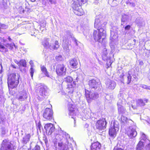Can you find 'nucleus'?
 <instances>
[{"label": "nucleus", "mask_w": 150, "mask_h": 150, "mask_svg": "<svg viewBox=\"0 0 150 150\" xmlns=\"http://www.w3.org/2000/svg\"><path fill=\"white\" fill-rule=\"evenodd\" d=\"M102 22L97 17L95 19L94 27L97 30H94L93 37L96 41L104 44L105 41L106 31L102 27Z\"/></svg>", "instance_id": "nucleus-1"}, {"label": "nucleus", "mask_w": 150, "mask_h": 150, "mask_svg": "<svg viewBox=\"0 0 150 150\" xmlns=\"http://www.w3.org/2000/svg\"><path fill=\"white\" fill-rule=\"evenodd\" d=\"M57 139L62 142L64 140V142H66L65 144L62 142L58 143V146L60 150H72V146L71 143L69 142V140L71 141L69 135L66 132L61 131L60 134L57 135Z\"/></svg>", "instance_id": "nucleus-2"}, {"label": "nucleus", "mask_w": 150, "mask_h": 150, "mask_svg": "<svg viewBox=\"0 0 150 150\" xmlns=\"http://www.w3.org/2000/svg\"><path fill=\"white\" fill-rule=\"evenodd\" d=\"M72 6L74 10V13L79 16H81L83 13V10L81 6L82 4L85 3L87 0H73Z\"/></svg>", "instance_id": "nucleus-3"}, {"label": "nucleus", "mask_w": 150, "mask_h": 150, "mask_svg": "<svg viewBox=\"0 0 150 150\" xmlns=\"http://www.w3.org/2000/svg\"><path fill=\"white\" fill-rule=\"evenodd\" d=\"M35 91L38 94L39 100L43 99L47 95V87L43 84H37L35 86Z\"/></svg>", "instance_id": "nucleus-4"}, {"label": "nucleus", "mask_w": 150, "mask_h": 150, "mask_svg": "<svg viewBox=\"0 0 150 150\" xmlns=\"http://www.w3.org/2000/svg\"><path fill=\"white\" fill-rule=\"evenodd\" d=\"M19 82V75L13 73L8 76L7 83L9 89H12L16 87Z\"/></svg>", "instance_id": "nucleus-5"}, {"label": "nucleus", "mask_w": 150, "mask_h": 150, "mask_svg": "<svg viewBox=\"0 0 150 150\" xmlns=\"http://www.w3.org/2000/svg\"><path fill=\"white\" fill-rule=\"evenodd\" d=\"M118 35L115 27H113L110 30V45L112 48L115 47V46L118 43L117 38Z\"/></svg>", "instance_id": "nucleus-6"}, {"label": "nucleus", "mask_w": 150, "mask_h": 150, "mask_svg": "<svg viewBox=\"0 0 150 150\" xmlns=\"http://www.w3.org/2000/svg\"><path fill=\"white\" fill-rule=\"evenodd\" d=\"M119 130V123L117 121H114L112 122L109 131V134L111 137H115Z\"/></svg>", "instance_id": "nucleus-7"}, {"label": "nucleus", "mask_w": 150, "mask_h": 150, "mask_svg": "<svg viewBox=\"0 0 150 150\" xmlns=\"http://www.w3.org/2000/svg\"><path fill=\"white\" fill-rule=\"evenodd\" d=\"M0 150H15L16 146L11 142L6 139L3 141L1 146Z\"/></svg>", "instance_id": "nucleus-8"}, {"label": "nucleus", "mask_w": 150, "mask_h": 150, "mask_svg": "<svg viewBox=\"0 0 150 150\" xmlns=\"http://www.w3.org/2000/svg\"><path fill=\"white\" fill-rule=\"evenodd\" d=\"M148 101V100L145 99H144V100L142 99H139L136 101L135 100H133L131 101L132 108L134 109H135L136 108L137 106H144L145 103H147Z\"/></svg>", "instance_id": "nucleus-9"}, {"label": "nucleus", "mask_w": 150, "mask_h": 150, "mask_svg": "<svg viewBox=\"0 0 150 150\" xmlns=\"http://www.w3.org/2000/svg\"><path fill=\"white\" fill-rule=\"evenodd\" d=\"M42 116L43 118L47 120H52L53 117L52 110L49 108H46L43 111Z\"/></svg>", "instance_id": "nucleus-10"}, {"label": "nucleus", "mask_w": 150, "mask_h": 150, "mask_svg": "<svg viewBox=\"0 0 150 150\" xmlns=\"http://www.w3.org/2000/svg\"><path fill=\"white\" fill-rule=\"evenodd\" d=\"M56 71L58 75L64 76L66 74V68L64 64H59L57 66Z\"/></svg>", "instance_id": "nucleus-11"}, {"label": "nucleus", "mask_w": 150, "mask_h": 150, "mask_svg": "<svg viewBox=\"0 0 150 150\" xmlns=\"http://www.w3.org/2000/svg\"><path fill=\"white\" fill-rule=\"evenodd\" d=\"M85 96L88 102L89 103L91 102V100H94L97 98L98 97V95L97 93L93 92L90 91L88 90H86Z\"/></svg>", "instance_id": "nucleus-12"}, {"label": "nucleus", "mask_w": 150, "mask_h": 150, "mask_svg": "<svg viewBox=\"0 0 150 150\" xmlns=\"http://www.w3.org/2000/svg\"><path fill=\"white\" fill-rule=\"evenodd\" d=\"M107 122L105 119H103L102 120H98L96 123V128L100 131L104 130L106 128V125Z\"/></svg>", "instance_id": "nucleus-13"}, {"label": "nucleus", "mask_w": 150, "mask_h": 150, "mask_svg": "<svg viewBox=\"0 0 150 150\" xmlns=\"http://www.w3.org/2000/svg\"><path fill=\"white\" fill-rule=\"evenodd\" d=\"M68 109L69 111V115L71 116V118H73L74 120V123L75 124L76 122V117H74V116L76 115V109L74 108V106L71 104H69L68 105Z\"/></svg>", "instance_id": "nucleus-14"}, {"label": "nucleus", "mask_w": 150, "mask_h": 150, "mask_svg": "<svg viewBox=\"0 0 150 150\" xmlns=\"http://www.w3.org/2000/svg\"><path fill=\"white\" fill-rule=\"evenodd\" d=\"M44 128L48 135H50L54 131L55 127L52 124L48 123L45 125Z\"/></svg>", "instance_id": "nucleus-15"}, {"label": "nucleus", "mask_w": 150, "mask_h": 150, "mask_svg": "<svg viewBox=\"0 0 150 150\" xmlns=\"http://www.w3.org/2000/svg\"><path fill=\"white\" fill-rule=\"evenodd\" d=\"M64 81L68 83V88H71L74 87L76 84L75 81H73V78L70 76H68L64 79Z\"/></svg>", "instance_id": "nucleus-16"}, {"label": "nucleus", "mask_w": 150, "mask_h": 150, "mask_svg": "<svg viewBox=\"0 0 150 150\" xmlns=\"http://www.w3.org/2000/svg\"><path fill=\"white\" fill-rule=\"evenodd\" d=\"M127 134L130 138H132L135 137L137 135L135 129L132 126L130 127L127 131Z\"/></svg>", "instance_id": "nucleus-17"}, {"label": "nucleus", "mask_w": 150, "mask_h": 150, "mask_svg": "<svg viewBox=\"0 0 150 150\" xmlns=\"http://www.w3.org/2000/svg\"><path fill=\"white\" fill-rule=\"evenodd\" d=\"M116 86V84L114 81L109 79L108 80L106 83V88L110 90L114 89Z\"/></svg>", "instance_id": "nucleus-18"}, {"label": "nucleus", "mask_w": 150, "mask_h": 150, "mask_svg": "<svg viewBox=\"0 0 150 150\" xmlns=\"http://www.w3.org/2000/svg\"><path fill=\"white\" fill-rule=\"evenodd\" d=\"M98 80L92 79L89 81L88 84L91 88H96L99 83Z\"/></svg>", "instance_id": "nucleus-19"}, {"label": "nucleus", "mask_w": 150, "mask_h": 150, "mask_svg": "<svg viewBox=\"0 0 150 150\" xmlns=\"http://www.w3.org/2000/svg\"><path fill=\"white\" fill-rule=\"evenodd\" d=\"M101 147V144L98 142H94L91 145L90 150H100Z\"/></svg>", "instance_id": "nucleus-20"}, {"label": "nucleus", "mask_w": 150, "mask_h": 150, "mask_svg": "<svg viewBox=\"0 0 150 150\" xmlns=\"http://www.w3.org/2000/svg\"><path fill=\"white\" fill-rule=\"evenodd\" d=\"M134 70H131L129 71L128 76H127V84H128L130 83L132 76H133L134 78H135L136 76L134 75Z\"/></svg>", "instance_id": "nucleus-21"}, {"label": "nucleus", "mask_w": 150, "mask_h": 150, "mask_svg": "<svg viewBox=\"0 0 150 150\" xmlns=\"http://www.w3.org/2000/svg\"><path fill=\"white\" fill-rule=\"evenodd\" d=\"M130 18V17L129 15L126 14H123L121 18V25H123L125 23L127 24L126 23L129 21Z\"/></svg>", "instance_id": "nucleus-22"}, {"label": "nucleus", "mask_w": 150, "mask_h": 150, "mask_svg": "<svg viewBox=\"0 0 150 150\" xmlns=\"http://www.w3.org/2000/svg\"><path fill=\"white\" fill-rule=\"evenodd\" d=\"M27 95L26 93H22L17 95V98L19 101H22L24 100L27 98Z\"/></svg>", "instance_id": "nucleus-23"}, {"label": "nucleus", "mask_w": 150, "mask_h": 150, "mask_svg": "<svg viewBox=\"0 0 150 150\" xmlns=\"http://www.w3.org/2000/svg\"><path fill=\"white\" fill-rule=\"evenodd\" d=\"M68 41L65 37H64L63 38L62 45L64 49L65 50H68Z\"/></svg>", "instance_id": "nucleus-24"}, {"label": "nucleus", "mask_w": 150, "mask_h": 150, "mask_svg": "<svg viewBox=\"0 0 150 150\" xmlns=\"http://www.w3.org/2000/svg\"><path fill=\"white\" fill-rule=\"evenodd\" d=\"M30 137L31 136L30 134H26L23 137V139L22 140V143L24 144H26L29 142Z\"/></svg>", "instance_id": "nucleus-25"}, {"label": "nucleus", "mask_w": 150, "mask_h": 150, "mask_svg": "<svg viewBox=\"0 0 150 150\" xmlns=\"http://www.w3.org/2000/svg\"><path fill=\"white\" fill-rule=\"evenodd\" d=\"M70 65L73 68H76L78 62L76 59L75 58L71 59L69 62Z\"/></svg>", "instance_id": "nucleus-26"}, {"label": "nucleus", "mask_w": 150, "mask_h": 150, "mask_svg": "<svg viewBox=\"0 0 150 150\" xmlns=\"http://www.w3.org/2000/svg\"><path fill=\"white\" fill-rule=\"evenodd\" d=\"M85 116H83V117H84V118L85 119H90L93 117L92 115H93V114L92 113L90 110H89L88 111H86V112H85ZM83 119V120H84Z\"/></svg>", "instance_id": "nucleus-27"}, {"label": "nucleus", "mask_w": 150, "mask_h": 150, "mask_svg": "<svg viewBox=\"0 0 150 150\" xmlns=\"http://www.w3.org/2000/svg\"><path fill=\"white\" fill-rule=\"evenodd\" d=\"M146 142H144L142 141H140L136 146V150H142L144 146V145Z\"/></svg>", "instance_id": "nucleus-28"}, {"label": "nucleus", "mask_w": 150, "mask_h": 150, "mask_svg": "<svg viewBox=\"0 0 150 150\" xmlns=\"http://www.w3.org/2000/svg\"><path fill=\"white\" fill-rule=\"evenodd\" d=\"M118 113L119 114H125L127 113L126 109L123 106L118 107Z\"/></svg>", "instance_id": "nucleus-29"}, {"label": "nucleus", "mask_w": 150, "mask_h": 150, "mask_svg": "<svg viewBox=\"0 0 150 150\" xmlns=\"http://www.w3.org/2000/svg\"><path fill=\"white\" fill-rule=\"evenodd\" d=\"M59 47V45L58 42L56 40L54 44L50 45L49 48L51 50H57Z\"/></svg>", "instance_id": "nucleus-30"}, {"label": "nucleus", "mask_w": 150, "mask_h": 150, "mask_svg": "<svg viewBox=\"0 0 150 150\" xmlns=\"http://www.w3.org/2000/svg\"><path fill=\"white\" fill-rule=\"evenodd\" d=\"M49 41V38H45L42 42V44L46 48H48L50 47V45L48 42Z\"/></svg>", "instance_id": "nucleus-31"}, {"label": "nucleus", "mask_w": 150, "mask_h": 150, "mask_svg": "<svg viewBox=\"0 0 150 150\" xmlns=\"http://www.w3.org/2000/svg\"><path fill=\"white\" fill-rule=\"evenodd\" d=\"M40 69L41 71L45 75V76L50 77V75L45 67L44 66L41 65L40 66Z\"/></svg>", "instance_id": "nucleus-32"}, {"label": "nucleus", "mask_w": 150, "mask_h": 150, "mask_svg": "<svg viewBox=\"0 0 150 150\" xmlns=\"http://www.w3.org/2000/svg\"><path fill=\"white\" fill-rule=\"evenodd\" d=\"M119 120L124 124L127 123L129 120L131 121V120H128L126 117L122 115H121V118H119Z\"/></svg>", "instance_id": "nucleus-33"}, {"label": "nucleus", "mask_w": 150, "mask_h": 150, "mask_svg": "<svg viewBox=\"0 0 150 150\" xmlns=\"http://www.w3.org/2000/svg\"><path fill=\"white\" fill-rule=\"evenodd\" d=\"M141 18H137L136 20V23L137 25L140 27L143 24V22L141 20Z\"/></svg>", "instance_id": "nucleus-34"}, {"label": "nucleus", "mask_w": 150, "mask_h": 150, "mask_svg": "<svg viewBox=\"0 0 150 150\" xmlns=\"http://www.w3.org/2000/svg\"><path fill=\"white\" fill-rule=\"evenodd\" d=\"M26 62L25 60L21 59L20 60V63H19V66H22L24 67H26L27 66Z\"/></svg>", "instance_id": "nucleus-35"}, {"label": "nucleus", "mask_w": 150, "mask_h": 150, "mask_svg": "<svg viewBox=\"0 0 150 150\" xmlns=\"http://www.w3.org/2000/svg\"><path fill=\"white\" fill-rule=\"evenodd\" d=\"M140 134L141 135V136L140 138V139H141V140L142 141L144 142H146V140L148 139H147L145 134L142 132H140Z\"/></svg>", "instance_id": "nucleus-36"}, {"label": "nucleus", "mask_w": 150, "mask_h": 150, "mask_svg": "<svg viewBox=\"0 0 150 150\" xmlns=\"http://www.w3.org/2000/svg\"><path fill=\"white\" fill-rule=\"evenodd\" d=\"M6 46L10 49L12 50L13 48V46H15L14 43H11L10 44H7L5 45Z\"/></svg>", "instance_id": "nucleus-37"}, {"label": "nucleus", "mask_w": 150, "mask_h": 150, "mask_svg": "<svg viewBox=\"0 0 150 150\" xmlns=\"http://www.w3.org/2000/svg\"><path fill=\"white\" fill-rule=\"evenodd\" d=\"M124 100L122 98H120L118 101V102L117 103V105L118 107H119V106H122V105L123 104V103L124 102Z\"/></svg>", "instance_id": "nucleus-38"}, {"label": "nucleus", "mask_w": 150, "mask_h": 150, "mask_svg": "<svg viewBox=\"0 0 150 150\" xmlns=\"http://www.w3.org/2000/svg\"><path fill=\"white\" fill-rule=\"evenodd\" d=\"M34 71L35 69L33 67H31L30 70V72L32 79H33V75Z\"/></svg>", "instance_id": "nucleus-39"}, {"label": "nucleus", "mask_w": 150, "mask_h": 150, "mask_svg": "<svg viewBox=\"0 0 150 150\" xmlns=\"http://www.w3.org/2000/svg\"><path fill=\"white\" fill-rule=\"evenodd\" d=\"M140 87L145 89L150 90V86H148L144 84H141Z\"/></svg>", "instance_id": "nucleus-40"}, {"label": "nucleus", "mask_w": 150, "mask_h": 150, "mask_svg": "<svg viewBox=\"0 0 150 150\" xmlns=\"http://www.w3.org/2000/svg\"><path fill=\"white\" fill-rule=\"evenodd\" d=\"M56 59L57 61H60L63 59V58L60 55H59L56 57Z\"/></svg>", "instance_id": "nucleus-41"}, {"label": "nucleus", "mask_w": 150, "mask_h": 150, "mask_svg": "<svg viewBox=\"0 0 150 150\" xmlns=\"http://www.w3.org/2000/svg\"><path fill=\"white\" fill-rule=\"evenodd\" d=\"M146 143L148 144L146 146V149L150 150V141L148 139H147L146 140Z\"/></svg>", "instance_id": "nucleus-42"}, {"label": "nucleus", "mask_w": 150, "mask_h": 150, "mask_svg": "<svg viewBox=\"0 0 150 150\" xmlns=\"http://www.w3.org/2000/svg\"><path fill=\"white\" fill-rule=\"evenodd\" d=\"M6 49L5 47L3 45L0 44V51L1 52H3Z\"/></svg>", "instance_id": "nucleus-43"}, {"label": "nucleus", "mask_w": 150, "mask_h": 150, "mask_svg": "<svg viewBox=\"0 0 150 150\" xmlns=\"http://www.w3.org/2000/svg\"><path fill=\"white\" fill-rule=\"evenodd\" d=\"M36 124L37 126V129H39L40 130L41 125L40 121H39L38 123H36Z\"/></svg>", "instance_id": "nucleus-44"}, {"label": "nucleus", "mask_w": 150, "mask_h": 150, "mask_svg": "<svg viewBox=\"0 0 150 150\" xmlns=\"http://www.w3.org/2000/svg\"><path fill=\"white\" fill-rule=\"evenodd\" d=\"M19 11L20 13L21 14L24 13V8H23L22 7H19Z\"/></svg>", "instance_id": "nucleus-45"}, {"label": "nucleus", "mask_w": 150, "mask_h": 150, "mask_svg": "<svg viewBox=\"0 0 150 150\" xmlns=\"http://www.w3.org/2000/svg\"><path fill=\"white\" fill-rule=\"evenodd\" d=\"M118 145L117 146H115L113 150H124L122 147H118Z\"/></svg>", "instance_id": "nucleus-46"}, {"label": "nucleus", "mask_w": 150, "mask_h": 150, "mask_svg": "<svg viewBox=\"0 0 150 150\" xmlns=\"http://www.w3.org/2000/svg\"><path fill=\"white\" fill-rule=\"evenodd\" d=\"M71 38H72L73 40H74V42H75V43L76 45H78L77 43V41L76 40V39L73 37V35H71Z\"/></svg>", "instance_id": "nucleus-47"}, {"label": "nucleus", "mask_w": 150, "mask_h": 150, "mask_svg": "<svg viewBox=\"0 0 150 150\" xmlns=\"http://www.w3.org/2000/svg\"><path fill=\"white\" fill-rule=\"evenodd\" d=\"M32 150H40V147L39 146H36Z\"/></svg>", "instance_id": "nucleus-48"}, {"label": "nucleus", "mask_w": 150, "mask_h": 150, "mask_svg": "<svg viewBox=\"0 0 150 150\" xmlns=\"http://www.w3.org/2000/svg\"><path fill=\"white\" fill-rule=\"evenodd\" d=\"M131 28V26L129 25H127L125 27V29L126 30H129Z\"/></svg>", "instance_id": "nucleus-49"}, {"label": "nucleus", "mask_w": 150, "mask_h": 150, "mask_svg": "<svg viewBox=\"0 0 150 150\" xmlns=\"http://www.w3.org/2000/svg\"><path fill=\"white\" fill-rule=\"evenodd\" d=\"M5 129L4 128H1V133L3 135H4L6 133Z\"/></svg>", "instance_id": "nucleus-50"}, {"label": "nucleus", "mask_w": 150, "mask_h": 150, "mask_svg": "<svg viewBox=\"0 0 150 150\" xmlns=\"http://www.w3.org/2000/svg\"><path fill=\"white\" fill-rule=\"evenodd\" d=\"M29 64L31 65V67H34V64L33 61L30 60L29 62Z\"/></svg>", "instance_id": "nucleus-51"}, {"label": "nucleus", "mask_w": 150, "mask_h": 150, "mask_svg": "<svg viewBox=\"0 0 150 150\" xmlns=\"http://www.w3.org/2000/svg\"><path fill=\"white\" fill-rule=\"evenodd\" d=\"M3 67L1 64L0 63V74H1L3 71Z\"/></svg>", "instance_id": "nucleus-52"}, {"label": "nucleus", "mask_w": 150, "mask_h": 150, "mask_svg": "<svg viewBox=\"0 0 150 150\" xmlns=\"http://www.w3.org/2000/svg\"><path fill=\"white\" fill-rule=\"evenodd\" d=\"M50 3L51 4H55L56 2L55 0H49Z\"/></svg>", "instance_id": "nucleus-53"}, {"label": "nucleus", "mask_w": 150, "mask_h": 150, "mask_svg": "<svg viewBox=\"0 0 150 150\" xmlns=\"http://www.w3.org/2000/svg\"><path fill=\"white\" fill-rule=\"evenodd\" d=\"M42 2V4L45 5L48 2V0H41Z\"/></svg>", "instance_id": "nucleus-54"}, {"label": "nucleus", "mask_w": 150, "mask_h": 150, "mask_svg": "<svg viewBox=\"0 0 150 150\" xmlns=\"http://www.w3.org/2000/svg\"><path fill=\"white\" fill-rule=\"evenodd\" d=\"M14 62L16 63L19 66V63H20V61L19 62H18L16 59H15L14 60Z\"/></svg>", "instance_id": "nucleus-55"}, {"label": "nucleus", "mask_w": 150, "mask_h": 150, "mask_svg": "<svg viewBox=\"0 0 150 150\" xmlns=\"http://www.w3.org/2000/svg\"><path fill=\"white\" fill-rule=\"evenodd\" d=\"M46 24L45 22H44V23H43L41 25V26L43 28H44L46 26Z\"/></svg>", "instance_id": "nucleus-56"}, {"label": "nucleus", "mask_w": 150, "mask_h": 150, "mask_svg": "<svg viewBox=\"0 0 150 150\" xmlns=\"http://www.w3.org/2000/svg\"><path fill=\"white\" fill-rule=\"evenodd\" d=\"M139 64L141 65H143V63L142 61H141L139 62Z\"/></svg>", "instance_id": "nucleus-57"}, {"label": "nucleus", "mask_w": 150, "mask_h": 150, "mask_svg": "<svg viewBox=\"0 0 150 150\" xmlns=\"http://www.w3.org/2000/svg\"><path fill=\"white\" fill-rule=\"evenodd\" d=\"M8 39L10 42L12 41V39H11V38H10V37H8Z\"/></svg>", "instance_id": "nucleus-58"}, {"label": "nucleus", "mask_w": 150, "mask_h": 150, "mask_svg": "<svg viewBox=\"0 0 150 150\" xmlns=\"http://www.w3.org/2000/svg\"><path fill=\"white\" fill-rule=\"evenodd\" d=\"M107 54V53H105V59H107V57L106 56V54Z\"/></svg>", "instance_id": "nucleus-59"}, {"label": "nucleus", "mask_w": 150, "mask_h": 150, "mask_svg": "<svg viewBox=\"0 0 150 150\" xmlns=\"http://www.w3.org/2000/svg\"><path fill=\"white\" fill-rule=\"evenodd\" d=\"M12 66L13 68H14V69L16 68V67L14 65H12Z\"/></svg>", "instance_id": "nucleus-60"}, {"label": "nucleus", "mask_w": 150, "mask_h": 150, "mask_svg": "<svg viewBox=\"0 0 150 150\" xmlns=\"http://www.w3.org/2000/svg\"><path fill=\"white\" fill-rule=\"evenodd\" d=\"M71 98H69L68 99V101H69L70 102L71 101Z\"/></svg>", "instance_id": "nucleus-61"}, {"label": "nucleus", "mask_w": 150, "mask_h": 150, "mask_svg": "<svg viewBox=\"0 0 150 150\" xmlns=\"http://www.w3.org/2000/svg\"><path fill=\"white\" fill-rule=\"evenodd\" d=\"M88 125L87 124H85V126L86 127H88Z\"/></svg>", "instance_id": "nucleus-62"}, {"label": "nucleus", "mask_w": 150, "mask_h": 150, "mask_svg": "<svg viewBox=\"0 0 150 150\" xmlns=\"http://www.w3.org/2000/svg\"><path fill=\"white\" fill-rule=\"evenodd\" d=\"M107 51V50L105 48L104 49L103 51Z\"/></svg>", "instance_id": "nucleus-63"}, {"label": "nucleus", "mask_w": 150, "mask_h": 150, "mask_svg": "<svg viewBox=\"0 0 150 150\" xmlns=\"http://www.w3.org/2000/svg\"><path fill=\"white\" fill-rule=\"evenodd\" d=\"M148 122L150 124V120L148 121Z\"/></svg>", "instance_id": "nucleus-64"}]
</instances>
